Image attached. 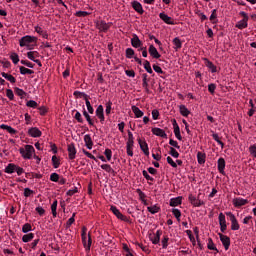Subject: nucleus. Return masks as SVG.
Listing matches in <instances>:
<instances>
[{"mask_svg":"<svg viewBox=\"0 0 256 256\" xmlns=\"http://www.w3.org/2000/svg\"><path fill=\"white\" fill-rule=\"evenodd\" d=\"M19 152L23 159H31L35 155V148L32 145H26L24 148H20Z\"/></svg>","mask_w":256,"mask_h":256,"instance_id":"1","label":"nucleus"},{"mask_svg":"<svg viewBox=\"0 0 256 256\" xmlns=\"http://www.w3.org/2000/svg\"><path fill=\"white\" fill-rule=\"evenodd\" d=\"M31 43H37V37L35 36H23L20 40H19V45L20 47H30Z\"/></svg>","mask_w":256,"mask_h":256,"instance_id":"2","label":"nucleus"},{"mask_svg":"<svg viewBox=\"0 0 256 256\" xmlns=\"http://www.w3.org/2000/svg\"><path fill=\"white\" fill-rule=\"evenodd\" d=\"M227 217H229L231 221V229L232 231H239V222L237 221V218L235 217L234 214L231 212L226 213Z\"/></svg>","mask_w":256,"mask_h":256,"instance_id":"3","label":"nucleus"},{"mask_svg":"<svg viewBox=\"0 0 256 256\" xmlns=\"http://www.w3.org/2000/svg\"><path fill=\"white\" fill-rule=\"evenodd\" d=\"M232 203H233L234 207L239 208V207H243V206L247 205V203H249V200L241 198V197H237L232 200Z\"/></svg>","mask_w":256,"mask_h":256,"instance_id":"4","label":"nucleus"},{"mask_svg":"<svg viewBox=\"0 0 256 256\" xmlns=\"http://www.w3.org/2000/svg\"><path fill=\"white\" fill-rule=\"evenodd\" d=\"M160 19L166 23V25H175V21L169 15L165 14V12H161L159 14Z\"/></svg>","mask_w":256,"mask_h":256,"instance_id":"5","label":"nucleus"},{"mask_svg":"<svg viewBox=\"0 0 256 256\" xmlns=\"http://www.w3.org/2000/svg\"><path fill=\"white\" fill-rule=\"evenodd\" d=\"M191 205H193L194 207H201L202 205H205V202L197 199V197L193 196V195H190L188 197Z\"/></svg>","mask_w":256,"mask_h":256,"instance_id":"6","label":"nucleus"},{"mask_svg":"<svg viewBox=\"0 0 256 256\" xmlns=\"http://www.w3.org/2000/svg\"><path fill=\"white\" fill-rule=\"evenodd\" d=\"M111 211L112 213H114L117 217V219H120L121 221H128L127 217L125 215H123L121 213V211H119V209H117V207L115 206H111Z\"/></svg>","mask_w":256,"mask_h":256,"instance_id":"7","label":"nucleus"},{"mask_svg":"<svg viewBox=\"0 0 256 256\" xmlns=\"http://www.w3.org/2000/svg\"><path fill=\"white\" fill-rule=\"evenodd\" d=\"M131 45L135 49H139L143 45V42H141V39H139V36L137 34H134L132 39H131Z\"/></svg>","mask_w":256,"mask_h":256,"instance_id":"8","label":"nucleus"},{"mask_svg":"<svg viewBox=\"0 0 256 256\" xmlns=\"http://www.w3.org/2000/svg\"><path fill=\"white\" fill-rule=\"evenodd\" d=\"M153 135H156V137H162V139H167V133H165V130L161 128H152Z\"/></svg>","mask_w":256,"mask_h":256,"instance_id":"9","label":"nucleus"},{"mask_svg":"<svg viewBox=\"0 0 256 256\" xmlns=\"http://www.w3.org/2000/svg\"><path fill=\"white\" fill-rule=\"evenodd\" d=\"M76 155H77V149H75V144H69L68 145L69 159H71V160L75 159Z\"/></svg>","mask_w":256,"mask_h":256,"instance_id":"10","label":"nucleus"},{"mask_svg":"<svg viewBox=\"0 0 256 256\" xmlns=\"http://www.w3.org/2000/svg\"><path fill=\"white\" fill-rule=\"evenodd\" d=\"M96 27L99 31L105 32L109 30L110 25L105 21H98L96 22Z\"/></svg>","mask_w":256,"mask_h":256,"instance_id":"11","label":"nucleus"},{"mask_svg":"<svg viewBox=\"0 0 256 256\" xmlns=\"http://www.w3.org/2000/svg\"><path fill=\"white\" fill-rule=\"evenodd\" d=\"M132 7L136 11V13H139L140 15H143V13H145V10H143V5H141L139 1H133Z\"/></svg>","mask_w":256,"mask_h":256,"instance_id":"12","label":"nucleus"},{"mask_svg":"<svg viewBox=\"0 0 256 256\" xmlns=\"http://www.w3.org/2000/svg\"><path fill=\"white\" fill-rule=\"evenodd\" d=\"M148 52L150 53L151 57H153V59H159L161 57V54H159V51H157V48H155V46L150 45Z\"/></svg>","mask_w":256,"mask_h":256,"instance_id":"13","label":"nucleus"},{"mask_svg":"<svg viewBox=\"0 0 256 256\" xmlns=\"http://www.w3.org/2000/svg\"><path fill=\"white\" fill-rule=\"evenodd\" d=\"M220 240L222 242V245H224L225 250L227 251V249H229V245H231V239H229L228 236L220 234Z\"/></svg>","mask_w":256,"mask_h":256,"instance_id":"14","label":"nucleus"},{"mask_svg":"<svg viewBox=\"0 0 256 256\" xmlns=\"http://www.w3.org/2000/svg\"><path fill=\"white\" fill-rule=\"evenodd\" d=\"M96 117L100 119L101 122L105 121V114H104V109L103 105H99L96 109Z\"/></svg>","mask_w":256,"mask_h":256,"instance_id":"15","label":"nucleus"},{"mask_svg":"<svg viewBox=\"0 0 256 256\" xmlns=\"http://www.w3.org/2000/svg\"><path fill=\"white\" fill-rule=\"evenodd\" d=\"M138 143L144 155H146V157H149V146L147 145V142L139 140Z\"/></svg>","mask_w":256,"mask_h":256,"instance_id":"16","label":"nucleus"},{"mask_svg":"<svg viewBox=\"0 0 256 256\" xmlns=\"http://www.w3.org/2000/svg\"><path fill=\"white\" fill-rule=\"evenodd\" d=\"M173 43V49H175V51H179V49H181L183 47V42L181 41V39H179V37H175L172 40Z\"/></svg>","mask_w":256,"mask_h":256,"instance_id":"17","label":"nucleus"},{"mask_svg":"<svg viewBox=\"0 0 256 256\" xmlns=\"http://www.w3.org/2000/svg\"><path fill=\"white\" fill-rule=\"evenodd\" d=\"M205 65L210 69L211 73H217V66L213 64V62L209 61V59L204 58Z\"/></svg>","mask_w":256,"mask_h":256,"instance_id":"18","label":"nucleus"},{"mask_svg":"<svg viewBox=\"0 0 256 256\" xmlns=\"http://www.w3.org/2000/svg\"><path fill=\"white\" fill-rule=\"evenodd\" d=\"M84 142H85L87 149H90V150L93 149V140L91 139V135L86 134L84 136Z\"/></svg>","mask_w":256,"mask_h":256,"instance_id":"19","label":"nucleus"},{"mask_svg":"<svg viewBox=\"0 0 256 256\" xmlns=\"http://www.w3.org/2000/svg\"><path fill=\"white\" fill-rule=\"evenodd\" d=\"M28 134L30 135V137H41V130L36 127L30 128L28 130Z\"/></svg>","mask_w":256,"mask_h":256,"instance_id":"20","label":"nucleus"},{"mask_svg":"<svg viewBox=\"0 0 256 256\" xmlns=\"http://www.w3.org/2000/svg\"><path fill=\"white\" fill-rule=\"evenodd\" d=\"M0 129H3L4 131L9 132L10 135H15L17 133V130H15L13 127L6 124H1Z\"/></svg>","mask_w":256,"mask_h":256,"instance_id":"21","label":"nucleus"},{"mask_svg":"<svg viewBox=\"0 0 256 256\" xmlns=\"http://www.w3.org/2000/svg\"><path fill=\"white\" fill-rule=\"evenodd\" d=\"M34 29L36 33H38V35H41L44 39H48L49 34H47V32L43 30V28H41L40 26H35Z\"/></svg>","mask_w":256,"mask_h":256,"instance_id":"22","label":"nucleus"},{"mask_svg":"<svg viewBox=\"0 0 256 256\" xmlns=\"http://www.w3.org/2000/svg\"><path fill=\"white\" fill-rule=\"evenodd\" d=\"M248 21L249 20H245V19H242V20H240V21H238L237 23H236V27H237V29H247V27H248Z\"/></svg>","mask_w":256,"mask_h":256,"instance_id":"23","label":"nucleus"},{"mask_svg":"<svg viewBox=\"0 0 256 256\" xmlns=\"http://www.w3.org/2000/svg\"><path fill=\"white\" fill-rule=\"evenodd\" d=\"M218 171L219 173H225V159L219 158L218 159Z\"/></svg>","mask_w":256,"mask_h":256,"instance_id":"24","label":"nucleus"},{"mask_svg":"<svg viewBox=\"0 0 256 256\" xmlns=\"http://www.w3.org/2000/svg\"><path fill=\"white\" fill-rule=\"evenodd\" d=\"M132 111L137 119L143 116V111H141V109L135 105H132Z\"/></svg>","mask_w":256,"mask_h":256,"instance_id":"25","label":"nucleus"},{"mask_svg":"<svg viewBox=\"0 0 256 256\" xmlns=\"http://www.w3.org/2000/svg\"><path fill=\"white\" fill-rule=\"evenodd\" d=\"M179 111L183 117H189V114L191 113V111H189V109H187L185 105H180Z\"/></svg>","mask_w":256,"mask_h":256,"instance_id":"26","label":"nucleus"},{"mask_svg":"<svg viewBox=\"0 0 256 256\" xmlns=\"http://www.w3.org/2000/svg\"><path fill=\"white\" fill-rule=\"evenodd\" d=\"M27 57L28 59H30V61H36L37 57H39V52L37 51H30L27 53Z\"/></svg>","mask_w":256,"mask_h":256,"instance_id":"27","label":"nucleus"},{"mask_svg":"<svg viewBox=\"0 0 256 256\" xmlns=\"http://www.w3.org/2000/svg\"><path fill=\"white\" fill-rule=\"evenodd\" d=\"M20 73L21 75H33V73H35L33 70L26 68L24 66H20Z\"/></svg>","mask_w":256,"mask_h":256,"instance_id":"28","label":"nucleus"},{"mask_svg":"<svg viewBox=\"0 0 256 256\" xmlns=\"http://www.w3.org/2000/svg\"><path fill=\"white\" fill-rule=\"evenodd\" d=\"M17 169V165L15 164H9L6 168H5V173H8V174H13L15 173Z\"/></svg>","mask_w":256,"mask_h":256,"instance_id":"29","label":"nucleus"},{"mask_svg":"<svg viewBox=\"0 0 256 256\" xmlns=\"http://www.w3.org/2000/svg\"><path fill=\"white\" fill-rule=\"evenodd\" d=\"M178 205H181V197H176V198L170 199L171 207H178Z\"/></svg>","mask_w":256,"mask_h":256,"instance_id":"30","label":"nucleus"},{"mask_svg":"<svg viewBox=\"0 0 256 256\" xmlns=\"http://www.w3.org/2000/svg\"><path fill=\"white\" fill-rule=\"evenodd\" d=\"M85 249L89 251L91 249V236H86V239H82Z\"/></svg>","mask_w":256,"mask_h":256,"instance_id":"31","label":"nucleus"},{"mask_svg":"<svg viewBox=\"0 0 256 256\" xmlns=\"http://www.w3.org/2000/svg\"><path fill=\"white\" fill-rule=\"evenodd\" d=\"M133 133L131 132H128V141H127V144H126V148H133V144H134V141H133Z\"/></svg>","mask_w":256,"mask_h":256,"instance_id":"32","label":"nucleus"},{"mask_svg":"<svg viewBox=\"0 0 256 256\" xmlns=\"http://www.w3.org/2000/svg\"><path fill=\"white\" fill-rule=\"evenodd\" d=\"M197 161H198L199 165H204V163H205V153L198 152L197 153Z\"/></svg>","mask_w":256,"mask_h":256,"instance_id":"33","label":"nucleus"},{"mask_svg":"<svg viewBox=\"0 0 256 256\" xmlns=\"http://www.w3.org/2000/svg\"><path fill=\"white\" fill-rule=\"evenodd\" d=\"M1 75H2V77H4V79H7V81H10L11 83H15V81H17L15 79V77L11 74H7L5 72H2Z\"/></svg>","mask_w":256,"mask_h":256,"instance_id":"34","label":"nucleus"},{"mask_svg":"<svg viewBox=\"0 0 256 256\" xmlns=\"http://www.w3.org/2000/svg\"><path fill=\"white\" fill-rule=\"evenodd\" d=\"M35 237L34 233L26 234L22 237L23 243H29V241H32V239Z\"/></svg>","mask_w":256,"mask_h":256,"instance_id":"35","label":"nucleus"},{"mask_svg":"<svg viewBox=\"0 0 256 256\" xmlns=\"http://www.w3.org/2000/svg\"><path fill=\"white\" fill-rule=\"evenodd\" d=\"M159 209L160 208L157 205L147 207V211H149V213H151L152 215H155V213H159Z\"/></svg>","mask_w":256,"mask_h":256,"instance_id":"36","label":"nucleus"},{"mask_svg":"<svg viewBox=\"0 0 256 256\" xmlns=\"http://www.w3.org/2000/svg\"><path fill=\"white\" fill-rule=\"evenodd\" d=\"M52 165L54 169H59V165H61L59 158L57 156H52Z\"/></svg>","mask_w":256,"mask_h":256,"instance_id":"37","label":"nucleus"},{"mask_svg":"<svg viewBox=\"0 0 256 256\" xmlns=\"http://www.w3.org/2000/svg\"><path fill=\"white\" fill-rule=\"evenodd\" d=\"M144 69L149 73L150 75L153 73V69L151 68V63L149 61H144Z\"/></svg>","mask_w":256,"mask_h":256,"instance_id":"38","label":"nucleus"},{"mask_svg":"<svg viewBox=\"0 0 256 256\" xmlns=\"http://www.w3.org/2000/svg\"><path fill=\"white\" fill-rule=\"evenodd\" d=\"M172 213L174 217H176L177 221H181V210L174 208L172 209Z\"/></svg>","mask_w":256,"mask_h":256,"instance_id":"39","label":"nucleus"},{"mask_svg":"<svg viewBox=\"0 0 256 256\" xmlns=\"http://www.w3.org/2000/svg\"><path fill=\"white\" fill-rule=\"evenodd\" d=\"M207 247L208 249H210V251H217V247H215V244L213 243V239L211 238L208 239Z\"/></svg>","mask_w":256,"mask_h":256,"instance_id":"40","label":"nucleus"},{"mask_svg":"<svg viewBox=\"0 0 256 256\" xmlns=\"http://www.w3.org/2000/svg\"><path fill=\"white\" fill-rule=\"evenodd\" d=\"M10 59L12 63H14V65H17V63H19V55L17 53H12L10 55Z\"/></svg>","mask_w":256,"mask_h":256,"instance_id":"41","label":"nucleus"},{"mask_svg":"<svg viewBox=\"0 0 256 256\" xmlns=\"http://www.w3.org/2000/svg\"><path fill=\"white\" fill-rule=\"evenodd\" d=\"M133 55H135V50H133L132 48H127L126 49L127 59H133Z\"/></svg>","mask_w":256,"mask_h":256,"instance_id":"42","label":"nucleus"},{"mask_svg":"<svg viewBox=\"0 0 256 256\" xmlns=\"http://www.w3.org/2000/svg\"><path fill=\"white\" fill-rule=\"evenodd\" d=\"M162 249H167L169 247V237L164 236V238L161 241Z\"/></svg>","mask_w":256,"mask_h":256,"instance_id":"43","label":"nucleus"},{"mask_svg":"<svg viewBox=\"0 0 256 256\" xmlns=\"http://www.w3.org/2000/svg\"><path fill=\"white\" fill-rule=\"evenodd\" d=\"M87 15H91V12H88V11H77L75 13L76 17H87Z\"/></svg>","mask_w":256,"mask_h":256,"instance_id":"44","label":"nucleus"},{"mask_svg":"<svg viewBox=\"0 0 256 256\" xmlns=\"http://www.w3.org/2000/svg\"><path fill=\"white\" fill-rule=\"evenodd\" d=\"M51 211L53 217H57V201H54L51 205Z\"/></svg>","mask_w":256,"mask_h":256,"instance_id":"45","label":"nucleus"},{"mask_svg":"<svg viewBox=\"0 0 256 256\" xmlns=\"http://www.w3.org/2000/svg\"><path fill=\"white\" fill-rule=\"evenodd\" d=\"M169 153H170L171 157H174V159H179V152H177V150H175V148L171 147Z\"/></svg>","mask_w":256,"mask_h":256,"instance_id":"46","label":"nucleus"},{"mask_svg":"<svg viewBox=\"0 0 256 256\" xmlns=\"http://www.w3.org/2000/svg\"><path fill=\"white\" fill-rule=\"evenodd\" d=\"M174 135L178 141L183 139V137H181V129L179 127H176V130H174Z\"/></svg>","mask_w":256,"mask_h":256,"instance_id":"47","label":"nucleus"},{"mask_svg":"<svg viewBox=\"0 0 256 256\" xmlns=\"http://www.w3.org/2000/svg\"><path fill=\"white\" fill-rule=\"evenodd\" d=\"M186 235H188L191 243L195 245V236H193V232H191V230H186Z\"/></svg>","mask_w":256,"mask_h":256,"instance_id":"48","label":"nucleus"},{"mask_svg":"<svg viewBox=\"0 0 256 256\" xmlns=\"http://www.w3.org/2000/svg\"><path fill=\"white\" fill-rule=\"evenodd\" d=\"M101 169H103L107 173H112V171H113V168H111V165H109V164H102Z\"/></svg>","mask_w":256,"mask_h":256,"instance_id":"49","label":"nucleus"},{"mask_svg":"<svg viewBox=\"0 0 256 256\" xmlns=\"http://www.w3.org/2000/svg\"><path fill=\"white\" fill-rule=\"evenodd\" d=\"M85 101H86V107L88 109V113L93 115L94 110H93V106H91V102L87 98L85 99Z\"/></svg>","mask_w":256,"mask_h":256,"instance_id":"50","label":"nucleus"},{"mask_svg":"<svg viewBox=\"0 0 256 256\" xmlns=\"http://www.w3.org/2000/svg\"><path fill=\"white\" fill-rule=\"evenodd\" d=\"M212 137H213L214 141L217 142L218 145H221V147H223L224 144H223V142L219 139V134L214 133V134H212Z\"/></svg>","mask_w":256,"mask_h":256,"instance_id":"51","label":"nucleus"},{"mask_svg":"<svg viewBox=\"0 0 256 256\" xmlns=\"http://www.w3.org/2000/svg\"><path fill=\"white\" fill-rule=\"evenodd\" d=\"M167 163L169 165H171V167H173L174 169H176L177 167V163L175 161H173V158H171V156H168L167 158Z\"/></svg>","mask_w":256,"mask_h":256,"instance_id":"52","label":"nucleus"},{"mask_svg":"<svg viewBox=\"0 0 256 256\" xmlns=\"http://www.w3.org/2000/svg\"><path fill=\"white\" fill-rule=\"evenodd\" d=\"M29 231H31V224L29 223L24 224L22 227V233H29Z\"/></svg>","mask_w":256,"mask_h":256,"instance_id":"53","label":"nucleus"},{"mask_svg":"<svg viewBox=\"0 0 256 256\" xmlns=\"http://www.w3.org/2000/svg\"><path fill=\"white\" fill-rule=\"evenodd\" d=\"M83 115H84L86 121H87L90 125H93V120L91 119V116L89 115V113H87V111H84V112H83Z\"/></svg>","mask_w":256,"mask_h":256,"instance_id":"54","label":"nucleus"},{"mask_svg":"<svg viewBox=\"0 0 256 256\" xmlns=\"http://www.w3.org/2000/svg\"><path fill=\"white\" fill-rule=\"evenodd\" d=\"M104 155H106L107 161H110L111 157H113V152L111 151V149H106Z\"/></svg>","mask_w":256,"mask_h":256,"instance_id":"55","label":"nucleus"},{"mask_svg":"<svg viewBox=\"0 0 256 256\" xmlns=\"http://www.w3.org/2000/svg\"><path fill=\"white\" fill-rule=\"evenodd\" d=\"M249 153L252 155V157H255L256 159V145H251L249 147Z\"/></svg>","mask_w":256,"mask_h":256,"instance_id":"56","label":"nucleus"},{"mask_svg":"<svg viewBox=\"0 0 256 256\" xmlns=\"http://www.w3.org/2000/svg\"><path fill=\"white\" fill-rule=\"evenodd\" d=\"M50 181H53L54 183H57V181H59V174L57 173H52L50 175Z\"/></svg>","mask_w":256,"mask_h":256,"instance_id":"57","label":"nucleus"},{"mask_svg":"<svg viewBox=\"0 0 256 256\" xmlns=\"http://www.w3.org/2000/svg\"><path fill=\"white\" fill-rule=\"evenodd\" d=\"M218 219H219V225H223V224L227 223V221L225 220V215L223 213L219 214Z\"/></svg>","mask_w":256,"mask_h":256,"instance_id":"58","label":"nucleus"},{"mask_svg":"<svg viewBox=\"0 0 256 256\" xmlns=\"http://www.w3.org/2000/svg\"><path fill=\"white\" fill-rule=\"evenodd\" d=\"M196 14L198 15V17H200L201 21H207V15H205L203 12L198 10Z\"/></svg>","mask_w":256,"mask_h":256,"instance_id":"59","label":"nucleus"},{"mask_svg":"<svg viewBox=\"0 0 256 256\" xmlns=\"http://www.w3.org/2000/svg\"><path fill=\"white\" fill-rule=\"evenodd\" d=\"M169 145H171L172 147H175L176 149H181V146H179V143H177V141L173 139H170Z\"/></svg>","mask_w":256,"mask_h":256,"instance_id":"60","label":"nucleus"},{"mask_svg":"<svg viewBox=\"0 0 256 256\" xmlns=\"http://www.w3.org/2000/svg\"><path fill=\"white\" fill-rule=\"evenodd\" d=\"M74 223H75V214H73L72 217L68 219L66 223V227H70Z\"/></svg>","mask_w":256,"mask_h":256,"instance_id":"61","label":"nucleus"},{"mask_svg":"<svg viewBox=\"0 0 256 256\" xmlns=\"http://www.w3.org/2000/svg\"><path fill=\"white\" fill-rule=\"evenodd\" d=\"M78 189L77 187L70 189L66 192V195H68L69 197H72V195H75V193H77Z\"/></svg>","mask_w":256,"mask_h":256,"instance_id":"62","label":"nucleus"},{"mask_svg":"<svg viewBox=\"0 0 256 256\" xmlns=\"http://www.w3.org/2000/svg\"><path fill=\"white\" fill-rule=\"evenodd\" d=\"M215 89H217V86L215 84H209L208 85V91L213 95L215 93Z\"/></svg>","mask_w":256,"mask_h":256,"instance_id":"63","label":"nucleus"},{"mask_svg":"<svg viewBox=\"0 0 256 256\" xmlns=\"http://www.w3.org/2000/svg\"><path fill=\"white\" fill-rule=\"evenodd\" d=\"M27 107H32L33 109H35V107H37V102H35L34 100H30L27 102Z\"/></svg>","mask_w":256,"mask_h":256,"instance_id":"64","label":"nucleus"}]
</instances>
